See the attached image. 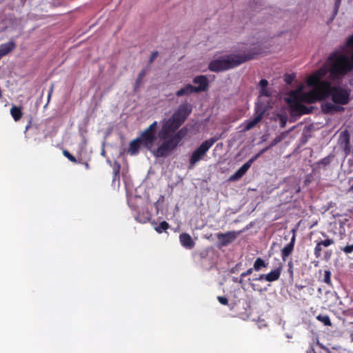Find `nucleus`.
Segmentation results:
<instances>
[{"instance_id": "obj_1", "label": "nucleus", "mask_w": 353, "mask_h": 353, "mask_svg": "<svg viewBox=\"0 0 353 353\" xmlns=\"http://www.w3.org/2000/svg\"><path fill=\"white\" fill-rule=\"evenodd\" d=\"M353 70V34L348 37L343 51H335L327 59V63L314 72L306 80L309 88L305 90L301 84L296 91L288 90V112L292 115V99L296 101L299 115L312 112L311 104L317 101L329 99L334 103L346 105L350 101L351 90L339 83L348 72Z\"/></svg>"}, {"instance_id": "obj_2", "label": "nucleus", "mask_w": 353, "mask_h": 353, "mask_svg": "<svg viewBox=\"0 0 353 353\" xmlns=\"http://www.w3.org/2000/svg\"><path fill=\"white\" fill-rule=\"evenodd\" d=\"M237 52L238 53L222 56L212 61L209 63L208 69L215 72L228 70L255 59L257 55L262 53L261 48L256 46L249 48H245L242 46Z\"/></svg>"}, {"instance_id": "obj_3", "label": "nucleus", "mask_w": 353, "mask_h": 353, "mask_svg": "<svg viewBox=\"0 0 353 353\" xmlns=\"http://www.w3.org/2000/svg\"><path fill=\"white\" fill-rule=\"evenodd\" d=\"M157 122L154 121L141 132L139 137L130 141L128 152L135 154L141 148L151 150L157 140Z\"/></svg>"}, {"instance_id": "obj_4", "label": "nucleus", "mask_w": 353, "mask_h": 353, "mask_svg": "<svg viewBox=\"0 0 353 353\" xmlns=\"http://www.w3.org/2000/svg\"><path fill=\"white\" fill-rule=\"evenodd\" d=\"M188 128L183 127L172 136L163 139V141L157 148L156 154H168L172 152L180 144L182 139L188 134Z\"/></svg>"}, {"instance_id": "obj_5", "label": "nucleus", "mask_w": 353, "mask_h": 353, "mask_svg": "<svg viewBox=\"0 0 353 353\" xmlns=\"http://www.w3.org/2000/svg\"><path fill=\"white\" fill-rule=\"evenodd\" d=\"M181 125L172 117L163 121L161 129L159 133L162 139L168 138L170 133L175 132Z\"/></svg>"}, {"instance_id": "obj_6", "label": "nucleus", "mask_w": 353, "mask_h": 353, "mask_svg": "<svg viewBox=\"0 0 353 353\" xmlns=\"http://www.w3.org/2000/svg\"><path fill=\"white\" fill-rule=\"evenodd\" d=\"M192 105L187 101L182 102L172 114V117L182 125L192 111Z\"/></svg>"}, {"instance_id": "obj_7", "label": "nucleus", "mask_w": 353, "mask_h": 353, "mask_svg": "<svg viewBox=\"0 0 353 353\" xmlns=\"http://www.w3.org/2000/svg\"><path fill=\"white\" fill-rule=\"evenodd\" d=\"M267 110V108L263 106L262 104L257 103L255 108V117L253 119L245 121L243 124V131L246 132L256 125L262 119Z\"/></svg>"}, {"instance_id": "obj_8", "label": "nucleus", "mask_w": 353, "mask_h": 353, "mask_svg": "<svg viewBox=\"0 0 353 353\" xmlns=\"http://www.w3.org/2000/svg\"><path fill=\"white\" fill-rule=\"evenodd\" d=\"M123 156H117V158L111 160L107 159V161L112 167L113 169V178L112 181V186L113 188H119L120 186V170H121V161L123 160Z\"/></svg>"}, {"instance_id": "obj_9", "label": "nucleus", "mask_w": 353, "mask_h": 353, "mask_svg": "<svg viewBox=\"0 0 353 353\" xmlns=\"http://www.w3.org/2000/svg\"><path fill=\"white\" fill-rule=\"evenodd\" d=\"M259 156H254L252 159L244 163L235 173L232 174L229 179V181H239L249 170L252 163L256 160Z\"/></svg>"}, {"instance_id": "obj_10", "label": "nucleus", "mask_w": 353, "mask_h": 353, "mask_svg": "<svg viewBox=\"0 0 353 353\" xmlns=\"http://www.w3.org/2000/svg\"><path fill=\"white\" fill-rule=\"evenodd\" d=\"M321 110L324 114H334L337 112H343L345 108L340 104H336L332 101H325L321 103Z\"/></svg>"}, {"instance_id": "obj_11", "label": "nucleus", "mask_w": 353, "mask_h": 353, "mask_svg": "<svg viewBox=\"0 0 353 353\" xmlns=\"http://www.w3.org/2000/svg\"><path fill=\"white\" fill-rule=\"evenodd\" d=\"M238 232L235 231H230L225 233H219L216 237L219 239L221 245L226 246L233 242L237 236Z\"/></svg>"}, {"instance_id": "obj_12", "label": "nucleus", "mask_w": 353, "mask_h": 353, "mask_svg": "<svg viewBox=\"0 0 353 353\" xmlns=\"http://www.w3.org/2000/svg\"><path fill=\"white\" fill-rule=\"evenodd\" d=\"M192 82L194 84L198 85V86H195L196 93L205 91L209 86L208 80L204 75H199L195 77L193 79Z\"/></svg>"}, {"instance_id": "obj_13", "label": "nucleus", "mask_w": 353, "mask_h": 353, "mask_svg": "<svg viewBox=\"0 0 353 353\" xmlns=\"http://www.w3.org/2000/svg\"><path fill=\"white\" fill-rule=\"evenodd\" d=\"M350 137L347 130L343 131L339 136V143L341 148H343L345 154L350 152Z\"/></svg>"}, {"instance_id": "obj_14", "label": "nucleus", "mask_w": 353, "mask_h": 353, "mask_svg": "<svg viewBox=\"0 0 353 353\" xmlns=\"http://www.w3.org/2000/svg\"><path fill=\"white\" fill-rule=\"evenodd\" d=\"M281 274V271L279 268L272 270L266 274H261L259 277L254 279V281H266L272 282L279 279Z\"/></svg>"}, {"instance_id": "obj_15", "label": "nucleus", "mask_w": 353, "mask_h": 353, "mask_svg": "<svg viewBox=\"0 0 353 353\" xmlns=\"http://www.w3.org/2000/svg\"><path fill=\"white\" fill-rule=\"evenodd\" d=\"M216 141V139L214 138L205 141L192 154H205Z\"/></svg>"}, {"instance_id": "obj_16", "label": "nucleus", "mask_w": 353, "mask_h": 353, "mask_svg": "<svg viewBox=\"0 0 353 353\" xmlns=\"http://www.w3.org/2000/svg\"><path fill=\"white\" fill-rule=\"evenodd\" d=\"M181 244L187 249H192L194 247L195 243L191 236L188 233H182L179 236Z\"/></svg>"}, {"instance_id": "obj_17", "label": "nucleus", "mask_w": 353, "mask_h": 353, "mask_svg": "<svg viewBox=\"0 0 353 353\" xmlns=\"http://www.w3.org/2000/svg\"><path fill=\"white\" fill-rule=\"evenodd\" d=\"M272 119L279 126L284 127L287 122V114L285 108H283L281 112L274 113Z\"/></svg>"}, {"instance_id": "obj_18", "label": "nucleus", "mask_w": 353, "mask_h": 353, "mask_svg": "<svg viewBox=\"0 0 353 353\" xmlns=\"http://www.w3.org/2000/svg\"><path fill=\"white\" fill-rule=\"evenodd\" d=\"M192 93H196L195 86L188 83L179 90L175 94L176 97H179L183 96H189Z\"/></svg>"}, {"instance_id": "obj_19", "label": "nucleus", "mask_w": 353, "mask_h": 353, "mask_svg": "<svg viewBox=\"0 0 353 353\" xmlns=\"http://www.w3.org/2000/svg\"><path fill=\"white\" fill-rule=\"evenodd\" d=\"M15 47L14 42H8L0 46V59L11 52Z\"/></svg>"}, {"instance_id": "obj_20", "label": "nucleus", "mask_w": 353, "mask_h": 353, "mask_svg": "<svg viewBox=\"0 0 353 353\" xmlns=\"http://www.w3.org/2000/svg\"><path fill=\"white\" fill-rule=\"evenodd\" d=\"M341 3V0H334L332 14L331 17L327 20V24L329 25L334 21V18L336 17V16L337 15V14L339 12V10Z\"/></svg>"}, {"instance_id": "obj_21", "label": "nucleus", "mask_w": 353, "mask_h": 353, "mask_svg": "<svg viewBox=\"0 0 353 353\" xmlns=\"http://www.w3.org/2000/svg\"><path fill=\"white\" fill-rule=\"evenodd\" d=\"M341 3V0H334L332 14L331 17L327 20V24L329 25L334 21V18L336 17V16L337 15V14L339 12V10Z\"/></svg>"}, {"instance_id": "obj_22", "label": "nucleus", "mask_w": 353, "mask_h": 353, "mask_svg": "<svg viewBox=\"0 0 353 353\" xmlns=\"http://www.w3.org/2000/svg\"><path fill=\"white\" fill-rule=\"evenodd\" d=\"M10 114L14 121H17L20 120L22 117V112L19 107L13 106L10 110Z\"/></svg>"}, {"instance_id": "obj_23", "label": "nucleus", "mask_w": 353, "mask_h": 353, "mask_svg": "<svg viewBox=\"0 0 353 353\" xmlns=\"http://www.w3.org/2000/svg\"><path fill=\"white\" fill-rule=\"evenodd\" d=\"M267 266L268 263L261 258L258 257L254 263L253 268L256 271H260L263 268H266Z\"/></svg>"}, {"instance_id": "obj_24", "label": "nucleus", "mask_w": 353, "mask_h": 353, "mask_svg": "<svg viewBox=\"0 0 353 353\" xmlns=\"http://www.w3.org/2000/svg\"><path fill=\"white\" fill-rule=\"evenodd\" d=\"M170 227V225L165 221H163L160 223V224L156 227H154V230L159 234L162 233L163 231L168 230Z\"/></svg>"}, {"instance_id": "obj_25", "label": "nucleus", "mask_w": 353, "mask_h": 353, "mask_svg": "<svg viewBox=\"0 0 353 353\" xmlns=\"http://www.w3.org/2000/svg\"><path fill=\"white\" fill-rule=\"evenodd\" d=\"M330 163V156H327L323 158L321 161H319L316 164V167L314 169L324 168L327 165Z\"/></svg>"}, {"instance_id": "obj_26", "label": "nucleus", "mask_w": 353, "mask_h": 353, "mask_svg": "<svg viewBox=\"0 0 353 353\" xmlns=\"http://www.w3.org/2000/svg\"><path fill=\"white\" fill-rule=\"evenodd\" d=\"M317 320L322 322L325 325L330 326L331 325V321L329 316L327 315H321L319 314L316 316Z\"/></svg>"}, {"instance_id": "obj_27", "label": "nucleus", "mask_w": 353, "mask_h": 353, "mask_svg": "<svg viewBox=\"0 0 353 353\" xmlns=\"http://www.w3.org/2000/svg\"><path fill=\"white\" fill-rule=\"evenodd\" d=\"M147 73L146 69H143L139 74L137 79L135 82V86L138 87L142 82L143 79L145 77Z\"/></svg>"}, {"instance_id": "obj_28", "label": "nucleus", "mask_w": 353, "mask_h": 353, "mask_svg": "<svg viewBox=\"0 0 353 353\" xmlns=\"http://www.w3.org/2000/svg\"><path fill=\"white\" fill-rule=\"evenodd\" d=\"M323 248L324 247H323L322 245H321V243L319 241L316 243L314 252L316 258H320L321 256V252Z\"/></svg>"}, {"instance_id": "obj_29", "label": "nucleus", "mask_w": 353, "mask_h": 353, "mask_svg": "<svg viewBox=\"0 0 353 353\" xmlns=\"http://www.w3.org/2000/svg\"><path fill=\"white\" fill-rule=\"evenodd\" d=\"M202 157L203 156H191L188 168L192 169L194 165L201 159Z\"/></svg>"}, {"instance_id": "obj_30", "label": "nucleus", "mask_w": 353, "mask_h": 353, "mask_svg": "<svg viewBox=\"0 0 353 353\" xmlns=\"http://www.w3.org/2000/svg\"><path fill=\"white\" fill-rule=\"evenodd\" d=\"M319 242L321 243V245H322V246L324 248L329 247L330 245L334 244V243L333 239L329 238H327L326 239L323 241H320Z\"/></svg>"}, {"instance_id": "obj_31", "label": "nucleus", "mask_w": 353, "mask_h": 353, "mask_svg": "<svg viewBox=\"0 0 353 353\" xmlns=\"http://www.w3.org/2000/svg\"><path fill=\"white\" fill-rule=\"evenodd\" d=\"M323 281L327 284H331V272L330 270L325 271Z\"/></svg>"}, {"instance_id": "obj_32", "label": "nucleus", "mask_w": 353, "mask_h": 353, "mask_svg": "<svg viewBox=\"0 0 353 353\" xmlns=\"http://www.w3.org/2000/svg\"><path fill=\"white\" fill-rule=\"evenodd\" d=\"M292 232H293V235H292V236L291 238L290 243H288V254L292 250L293 247H294V241H295V234H294L295 230H292Z\"/></svg>"}, {"instance_id": "obj_33", "label": "nucleus", "mask_w": 353, "mask_h": 353, "mask_svg": "<svg viewBox=\"0 0 353 353\" xmlns=\"http://www.w3.org/2000/svg\"><path fill=\"white\" fill-rule=\"evenodd\" d=\"M253 270L254 268H249L248 270H247L245 272H243L240 275V281H239V283H242V279L251 274L253 272Z\"/></svg>"}, {"instance_id": "obj_34", "label": "nucleus", "mask_w": 353, "mask_h": 353, "mask_svg": "<svg viewBox=\"0 0 353 353\" xmlns=\"http://www.w3.org/2000/svg\"><path fill=\"white\" fill-rule=\"evenodd\" d=\"M341 250L343 251L345 254H350L353 252V244L347 245L343 248H341Z\"/></svg>"}, {"instance_id": "obj_35", "label": "nucleus", "mask_w": 353, "mask_h": 353, "mask_svg": "<svg viewBox=\"0 0 353 353\" xmlns=\"http://www.w3.org/2000/svg\"><path fill=\"white\" fill-rule=\"evenodd\" d=\"M217 299L222 305H227L228 304V299L225 296H219Z\"/></svg>"}, {"instance_id": "obj_36", "label": "nucleus", "mask_w": 353, "mask_h": 353, "mask_svg": "<svg viewBox=\"0 0 353 353\" xmlns=\"http://www.w3.org/2000/svg\"><path fill=\"white\" fill-rule=\"evenodd\" d=\"M284 134H285V132H282L279 136H278L277 137H276V138L274 139V141H273V142H272V145H275V144H276L277 143L280 142L282 139H284Z\"/></svg>"}, {"instance_id": "obj_37", "label": "nucleus", "mask_w": 353, "mask_h": 353, "mask_svg": "<svg viewBox=\"0 0 353 353\" xmlns=\"http://www.w3.org/2000/svg\"><path fill=\"white\" fill-rule=\"evenodd\" d=\"M68 159L72 162H79L81 156H65Z\"/></svg>"}, {"instance_id": "obj_38", "label": "nucleus", "mask_w": 353, "mask_h": 353, "mask_svg": "<svg viewBox=\"0 0 353 353\" xmlns=\"http://www.w3.org/2000/svg\"><path fill=\"white\" fill-rule=\"evenodd\" d=\"M263 96H265V97H270V93L268 90V88H262L260 90V97H263Z\"/></svg>"}, {"instance_id": "obj_39", "label": "nucleus", "mask_w": 353, "mask_h": 353, "mask_svg": "<svg viewBox=\"0 0 353 353\" xmlns=\"http://www.w3.org/2000/svg\"><path fill=\"white\" fill-rule=\"evenodd\" d=\"M158 55L159 52L157 51L153 52L150 57L149 63L151 64L154 61V59L158 57Z\"/></svg>"}, {"instance_id": "obj_40", "label": "nucleus", "mask_w": 353, "mask_h": 353, "mask_svg": "<svg viewBox=\"0 0 353 353\" xmlns=\"http://www.w3.org/2000/svg\"><path fill=\"white\" fill-rule=\"evenodd\" d=\"M268 85V81L265 79H263L259 81V86H260L261 89L267 88Z\"/></svg>"}, {"instance_id": "obj_41", "label": "nucleus", "mask_w": 353, "mask_h": 353, "mask_svg": "<svg viewBox=\"0 0 353 353\" xmlns=\"http://www.w3.org/2000/svg\"><path fill=\"white\" fill-rule=\"evenodd\" d=\"M295 77L296 76L294 73L288 74V85L291 84L294 81Z\"/></svg>"}, {"instance_id": "obj_42", "label": "nucleus", "mask_w": 353, "mask_h": 353, "mask_svg": "<svg viewBox=\"0 0 353 353\" xmlns=\"http://www.w3.org/2000/svg\"><path fill=\"white\" fill-rule=\"evenodd\" d=\"M282 256L283 260L285 261L287 258V245H285L281 250Z\"/></svg>"}, {"instance_id": "obj_43", "label": "nucleus", "mask_w": 353, "mask_h": 353, "mask_svg": "<svg viewBox=\"0 0 353 353\" xmlns=\"http://www.w3.org/2000/svg\"><path fill=\"white\" fill-rule=\"evenodd\" d=\"M53 89H54V84H52L50 88V90H49V92L48 93H50V94H52V92H53Z\"/></svg>"}, {"instance_id": "obj_44", "label": "nucleus", "mask_w": 353, "mask_h": 353, "mask_svg": "<svg viewBox=\"0 0 353 353\" xmlns=\"http://www.w3.org/2000/svg\"><path fill=\"white\" fill-rule=\"evenodd\" d=\"M283 81L287 83V74L283 75Z\"/></svg>"}, {"instance_id": "obj_45", "label": "nucleus", "mask_w": 353, "mask_h": 353, "mask_svg": "<svg viewBox=\"0 0 353 353\" xmlns=\"http://www.w3.org/2000/svg\"><path fill=\"white\" fill-rule=\"evenodd\" d=\"M63 154L66 155V154H71L69 152H68L67 150H63Z\"/></svg>"}, {"instance_id": "obj_46", "label": "nucleus", "mask_w": 353, "mask_h": 353, "mask_svg": "<svg viewBox=\"0 0 353 353\" xmlns=\"http://www.w3.org/2000/svg\"><path fill=\"white\" fill-rule=\"evenodd\" d=\"M282 99L285 103H287V96L283 95Z\"/></svg>"}, {"instance_id": "obj_47", "label": "nucleus", "mask_w": 353, "mask_h": 353, "mask_svg": "<svg viewBox=\"0 0 353 353\" xmlns=\"http://www.w3.org/2000/svg\"><path fill=\"white\" fill-rule=\"evenodd\" d=\"M349 82L351 85H353V77L351 79H350Z\"/></svg>"}, {"instance_id": "obj_48", "label": "nucleus", "mask_w": 353, "mask_h": 353, "mask_svg": "<svg viewBox=\"0 0 353 353\" xmlns=\"http://www.w3.org/2000/svg\"><path fill=\"white\" fill-rule=\"evenodd\" d=\"M52 94H50V93H48V101L49 102L50 101V99L51 97Z\"/></svg>"}, {"instance_id": "obj_49", "label": "nucleus", "mask_w": 353, "mask_h": 353, "mask_svg": "<svg viewBox=\"0 0 353 353\" xmlns=\"http://www.w3.org/2000/svg\"><path fill=\"white\" fill-rule=\"evenodd\" d=\"M349 190L350 191H353V184L350 186Z\"/></svg>"}, {"instance_id": "obj_50", "label": "nucleus", "mask_w": 353, "mask_h": 353, "mask_svg": "<svg viewBox=\"0 0 353 353\" xmlns=\"http://www.w3.org/2000/svg\"><path fill=\"white\" fill-rule=\"evenodd\" d=\"M312 351H314V350L313 348H312L310 350H308V351H307V353H311V352H312Z\"/></svg>"}, {"instance_id": "obj_51", "label": "nucleus", "mask_w": 353, "mask_h": 353, "mask_svg": "<svg viewBox=\"0 0 353 353\" xmlns=\"http://www.w3.org/2000/svg\"><path fill=\"white\" fill-rule=\"evenodd\" d=\"M350 337H351L352 341H353V333L351 334Z\"/></svg>"}, {"instance_id": "obj_52", "label": "nucleus", "mask_w": 353, "mask_h": 353, "mask_svg": "<svg viewBox=\"0 0 353 353\" xmlns=\"http://www.w3.org/2000/svg\"><path fill=\"white\" fill-rule=\"evenodd\" d=\"M293 128H294V126L292 127L290 130H288V132H289L290 130H293Z\"/></svg>"}, {"instance_id": "obj_53", "label": "nucleus", "mask_w": 353, "mask_h": 353, "mask_svg": "<svg viewBox=\"0 0 353 353\" xmlns=\"http://www.w3.org/2000/svg\"><path fill=\"white\" fill-rule=\"evenodd\" d=\"M21 2L24 3L26 1V0H21Z\"/></svg>"}]
</instances>
